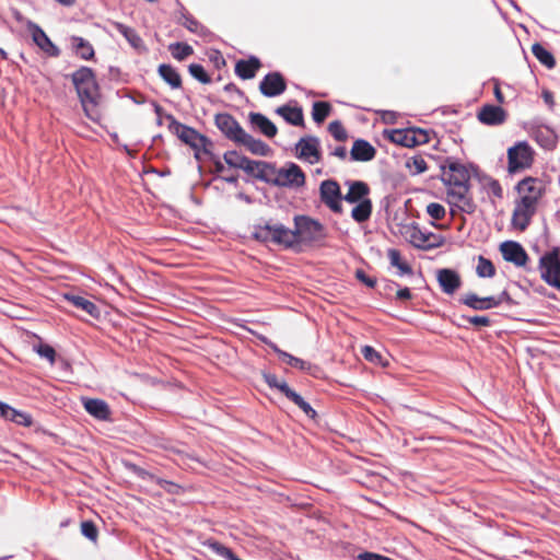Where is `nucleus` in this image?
I'll return each instance as SVG.
<instances>
[{"instance_id": "1", "label": "nucleus", "mask_w": 560, "mask_h": 560, "mask_svg": "<svg viewBox=\"0 0 560 560\" xmlns=\"http://www.w3.org/2000/svg\"><path fill=\"white\" fill-rule=\"evenodd\" d=\"M441 168V180L447 186L448 202L458 208L459 211L472 213L476 205L470 196V177L477 172L472 164L466 165L459 161L447 158Z\"/></svg>"}, {"instance_id": "2", "label": "nucleus", "mask_w": 560, "mask_h": 560, "mask_svg": "<svg viewBox=\"0 0 560 560\" xmlns=\"http://www.w3.org/2000/svg\"><path fill=\"white\" fill-rule=\"evenodd\" d=\"M71 79L85 115L90 119L96 120L98 118L97 100L100 93L93 70L82 66L71 74Z\"/></svg>"}, {"instance_id": "3", "label": "nucleus", "mask_w": 560, "mask_h": 560, "mask_svg": "<svg viewBox=\"0 0 560 560\" xmlns=\"http://www.w3.org/2000/svg\"><path fill=\"white\" fill-rule=\"evenodd\" d=\"M295 246H320L328 236L326 226L317 219L306 214L293 217Z\"/></svg>"}, {"instance_id": "4", "label": "nucleus", "mask_w": 560, "mask_h": 560, "mask_svg": "<svg viewBox=\"0 0 560 560\" xmlns=\"http://www.w3.org/2000/svg\"><path fill=\"white\" fill-rule=\"evenodd\" d=\"M166 119L170 121L168 129L174 135H176L185 144H188L191 149L196 151L195 156L198 159L199 154L198 152L200 150L203 151V153L212 155L211 151L209 150V147L212 145V142L209 138L206 136L199 133L196 129L192 127L186 126L182 122H179L173 115L167 114Z\"/></svg>"}, {"instance_id": "5", "label": "nucleus", "mask_w": 560, "mask_h": 560, "mask_svg": "<svg viewBox=\"0 0 560 560\" xmlns=\"http://www.w3.org/2000/svg\"><path fill=\"white\" fill-rule=\"evenodd\" d=\"M541 279L549 285L560 290V248L553 247L539 259Z\"/></svg>"}, {"instance_id": "6", "label": "nucleus", "mask_w": 560, "mask_h": 560, "mask_svg": "<svg viewBox=\"0 0 560 560\" xmlns=\"http://www.w3.org/2000/svg\"><path fill=\"white\" fill-rule=\"evenodd\" d=\"M534 162V150L526 141H520L508 150V168L510 173H517L528 168Z\"/></svg>"}, {"instance_id": "7", "label": "nucleus", "mask_w": 560, "mask_h": 560, "mask_svg": "<svg viewBox=\"0 0 560 560\" xmlns=\"http://www.w3.org/2000/svg\"><path fill=\"white\" fill-rule=\"evenodd\" d=\"M272 185L278 187L300 188L305 185V174L302 168L293 163L288 162L281 168L276 171Z\"/></svg>"}, {"instance_id": "8", "label": "nucleus", "mask_w": 560, "mask_h": 560, "mask_svg": "<svg viewBox=\"0 0 560 560\" xmlns=\"http://www.w3.org/2000/svg\"><path fill=\"white\" fill-rule=\"evenodd\" d=\"M389 140L396 144L412 148L429 142V133L420 128L395 129L389 135Z\"/></svg>"}, {"instance_id": "9", "label": "nucleus", "mask_w": 560, "mask_h": 560, "mask_svg": "<svg viewBox=\"0 0 560 560\" xmlns=\"http://www.w3.org/2000/svg\"><path fill=\"white\" fill-rule=\"evenodd\" d=\"M296 158L310 164L319 163L322 160L320 142L315 136L302 137L295 144Z\"/></svg>"}, {"instance_id": "10", "label": "nucleus", "mask_w": 560, "mask_h": 560, "mask_svg": "<svg viewBox=\"0 0 560 560\" xmlns=\"http://www.w3.org/2000/svg\"><path fill=\"white\" fill-rule=\"evenodd\" d=\"M319 196L322 202L327 206L332 212L341 213V200L343 196L340 190L339 184L334 179H326L320 183Z\"/></svg>"}, {"instance_id": "11", "label": "nucleus", "mask_w": 560, "mask_h": 560, "mask_svg": "<svg viewBox=\"0 0 560 560\" xmlns=\"http://www.w3.org/2000/svg\"><path fill=\"white\" fill-rule=\"evenodd\" d=\"M214 125L228 140L236 144L245 132L240 122L229 113L217 114Z\"/></svg>"}, {"instance_id": "12", "label": "nucleus", "mask_w": 560, "mask_h": 560, "mask_svg": "<svg viewBox=\"0 0 560 560\" xmlns=\"http://www.w3.org/2000/svg\"><path fill=\"white\" fill-rule=\"evenodd\" d=\"M516 190L521 195L520 199L528 198L532 202V207L536 208L538 200L545 191V186L538 178L526 177L516 185Z\"/></svg>"}, {"instance_id": "13", "label": "nucleus", "mask_w": 560, "mask_h": 560, "mask_svg": "<svg viewBox=\"0 0 560 560\" xmlns=\"http://www.w3.org/2000/svg\"><path fill=\"white\" fill-rule=\"evenodd\" d=\"M287 89V82L283 75L278 72L267 73L259 84L260 93L266 97H275L282 94Z\"/></svg>"}, {"instance_id": "14", "label": "nucleus", "mask_w": 560, "mask_h": 560, "mask_svg": "<svg viewBox=\"0 0 560 560\" xmlns=\"http://www.w3.org/2000/svg\"><path fill=\"white\" fill-rule=\"evenodd\" d=\"M536 208L532 207L530 200L527 198L520 199L516 202L512 214V225L513 228L524 231L530 223L532 217L535 214Z\"/></svg>"}, {"instance_id": "15", "label": "nucleus", "mask_w": 560, "mask_h": 560, "mask_svg": "<svg viewBox=\"0 0 560 560\" xmlns=\"http://www.w3.org/2000/svg\"><path fill=\"white\" fill-rule=\"evenodd\" d=\"M500 252L504 260L523 267L528 260V255L523 246L515 241H505L500 245Z\"/></svg>"}, {"instance_id": "16", "label": "nucleus", "mask_w": 560, "mask_h": 560, "mask_svg": "<svg viewBox=\"0 0 560 560\" xmlns=\"http://www.w3.org/2000/svg\"><path fill=\"white\" fill-rule=\"evenodd\" d=\"M28 31L32 34L33 42L49 57H59L60 49L50 40L43 28L36 23L28 24Z\"/></svg>"}, {"instance_id": "17", "label": "nucleus", "mask_w": 560, "mask_h": 560, "mask_svg": "<svg viewBox=\"0 0 560 560\" xmlns=\"http://www.w3.org/2000/svg\"><path fill=\"white\" fill-rule=\"evenodd\" d=\"M271 243L281 245L284 248H293L295 246L294 229L291 230L282 223L271 221Z\"/></svg>"}, {"instance_id": "18", "label": "nucleus", "mask_w": 560, "mask_h": 560, "mask_svg": "<svg viewBox=\"0 0 560 560\" xmlns=\"http://www.w3.org/2000/svg\"><path fill=\"white\" fill-rule=\"evenodd\" d=\"M504 109L495 105H485L478 113V119L488 126H498L505 121Z\"/></svg>"}, {"instance_id": "19", "label": "nucleus", "mask_w": 560, "mask_h": 560, "mask_svg": "<svg viewBox=\"0 0 560 560\" xmlns=\"http://www.w3.org/2000/svg\"><path fill=\"white\" fill-rule=\"evenodd\" d=\"M459 302L474 311H487L493 307H498V301H494V296L479 298L476 293L472 292L464 294L459 299Z\"/></svg>"}, {"instance_id": "20", "label": "nucleus", "mask_w": 560, "mask_h": 560, "mask_svg": "<svg viewBox=\"0 0 560 560\" xmlns=\"http://www.w3.org/2000/svg\"><path fill=\"white\" fill-rule=\"evenodd\" d=\"M438 281L442 291L446 294H453L462 284L459 275L447 268L438 271Z\"/></svg>"}, {"instance_id": "21", "label": "nucleus", "mask_w": 560, "mask_h": 560, "mask_svg": "<svg viewBox=\"0 0 560 560\" xmlns=\"http://www.w3.org/2000/svg\"><path fill=\"white\" fill-rule=\"evenodd\" d=\"M376 155V149L364 139H357L350 151L352 161L369 162Z\"/></svg>"}, {"instance_id": "22", "label": "nucleus", "mask_w": 560, "mask_h": 560, "mask_svg": "<svg viewBox=\"0 0 560 560\" xmlns=\"http://www.w3.org/2000/svg\"><path fill=\"white\" fill-rule=\"evenodd\" d=\"M249 124L257 129L260 133L266 136L267 138H273L277 132V126L264 114L261 113H249L248 115Z\"/></svg>"}, {"instance_id": "23", "label": "nucleus", "mask_w": 560, "mask_h": 560, "mask_svg": "<svg viewBox=\"0 0 560 560\" xmlns=\"http://www.w3.org/2000/svg\"><path fill=\"white\" fill-rule=\"evenodd\" d=\"M346 185H348L349 190L343 196V200L349 203L361 202V200L369 199L368 196L370 194V187L366 183L362 180H347Z\"/></svg>"}, {"instance_id": "24", "label": "nucleus", "mask_w": 560, "mask_h": 560, "mask_svg": "<svg viewBox=\"0 0 560 560\" xmlns=\"http://www.w3.org/2000/svg\"><path fill=\"white\" fill-rule=\"evenodd\" d=\"M237 144L244 145L252 154L259 156H269L271 154V148L260 139H255L246 131L242 135V138Z\"/></svg>"}, {"instance_id": "25", "label": "nucleus", "mask_w": 560, "mask_h": 560, "mask_svg": "<svg viewBox=\"0 0 560 560\" xmlns=\"http://www.w3.org/2000/svg\"><path fill=\"white\" fill-rule=\"evenodd\" d=\"M260 66V60L255 56H250L247 60L241 59L236 62L235 73L243 80H249L256 75Z\"/></svg>"}, {"instance_id": "26", "label": "nucleus", "mask_w": 560, "mask_h": 560, "mask_svg": "<svg viewBox=\"0 0 560 560\" xmlns=\"http://www.w3.org/2000/svg\"><path fill=\"white\" fill-rule=\"evenodd\" d=\"M63 298L68 302H70L73 306L84 311L86 314H89L93 318H98L101 316V311H100L98 306L95 303H93L92 301H90L89 299H86L82 295L72 294V293H66L63 295Z\"/></svg>"}, {"instance_id": "27", "label": "nucleus", "mask_w": 560, "mask_h": 560, "mask_svg": "<svg viewBox=\"0 0 560 560\" xmlns=\"http://www.w3.org/2000/svg\"><path fill=\"white\" fill-rule=\"evenodd\" d=\"M276 114L281 116L288 124L292 126H303L304 116L301 107H291L290 105H282L276 109Z\"/></svg>"}, {"instance_id": "28", "label": "nucleus", "mask_w": 560, "mask_h": 560, "mask_svg": "<svg viewBox=\"0 0 560 560\" xmlns=\"http://www.w3.org/2000/svg\"><path fill=\"white\" fill-rule=\"evenodd\" d=\"M84 408L91 416L98 420H106L110 416L108 405L102 399L89 398L84 401Z\"/></svg>"}, {"instance_id": "29", "label": "nucleus", "mask_w": 560, "mask_h": 560, "mask_svg": "<svg viewBox=\"0 0 560 560\" xmlns=\"http://www.w3.org/2000/svg\"><path fill=\"white\" fill-rule=\"evenodd\" d=\"M116 30L120 35H122L129 45L135 48L137 51L142 52L145 51V45L142 38L138 35L135 28L127 26L125 24L118 23L116 25Z\"/></svg>"}, {"instance_id": "30", "label": "nucleus", "mask_w": 560, "mask_h": 560, "mask_svg": "<svg viewBox=\"0 0 560 560\" xmlns=\"http://www.w3.org/2000/svg\"><path fill=\"white\" fill-rule=\"evenodd\" d=\"M281 361L287 363L288 365H290L293 369L306 372L314 376L319 371V368L317 365L312 364L311 362L300 359L298 357H294L288 352H285V354H282Z\"/></svg>"}, {"instance_id": "31", "label": "nucleus", "mask_w": 560, "mask_h": 560, "mask_svg": "<svg viewBox=\"0 0 560 560\" xmlns=\"http://www.w3.org/2000/svg\"><path fill=\"white\" fill-rule=\"evenodd\" d=\"M158 73L172 89H179L182 86L180 74L171 65H160Z\"/></svg>"}, {"instance_id": "32", "label": "nucleus", "mask_w": 560, "mask_h": 560, "mask_svg": "<svg viewBox=\"0 0 560 560\" xmlns=\"http://www.w3.org/2000/svg\"><path fill=\"white\" fill-rule=\"evenodd\" d=\"M1 418L26 428L33 424V419L30 413L16 410L10 405H8V409L3 411Z\"/></svg>"}, {"instance_id": "33", "label": "nucleus", "mask_w": 560, "mask_h": 560, "mask_svg": "<svg viewBox=\"0 0 560 560\" xmlns=\"http://www.w3.org/2000/svg\"><path fill=\"white\" fill-rule=\"evenodd\" d=\"M71 44L74 52L83 60H90L94 57L93 46L83 37L72 36Z\"/></svg>"}, {"instance_id": "34", "label": "nucleus", "mask_w": 560, "mask_h": 560, "mask_svg": "<svg viewBox=\"0 0 560 560\" xmlns=\"http://www.w3.org/2000/svg\"><path fill=\"white\" fill-rule=\"evenodd\" d=\"M372 209L371 199L361 200V202H357L355 207L352 209L351 218L358 223H363L370 219Z\"/></svg>"}, {"instance_id": "35", "label": "nucleus", "mask_w": 560, "mask_h": 560, "mask_svg": "<svg viewBox=\"0 0 560 560\" xmlns=\"http://www.w3.org/2000/svg\"><path fill=\"white\" fill-rule=\"evenodd\" d=\"M532 52L537 60L548 69H552L556 66L555 57L541 44L535 43L532 46Z\"/></svg>"}, {"instance_id": "36", "label": "nucleus", "mask_w": 560, "mask_h": 560, "mask_svg": "<svg viewBox=\"0 0 560 560\" xmlns=\"http://www.w3.org/2000/svg\"><path fill=\"white\" fill-rule=\"evenodd\" d=\"M534 136L542 148L551 150L556 147V135L547 127L536 129Z\"/></svg>"}, {"instance_id": "37", "label": "nucleus", "mask_w": 560, "mask_h": 560, "mask_svg": "<svg viewBox=\"0 0 560 560\" xmlns=\"http://www.w3.org/2000/svg\"><path fill=\"white\" fill-rule=\"evenodd\" d=\"M276 171L277 168L273 164L265 161H258L255 177L261 182L272 184L273 177H276L277 174Z\"/></svg>"}, {"instance_id": "38", "label": "nucleus", "mask_w": 560, "mask_h": 560, "mask_svg": "<svg viewBox=\"0 0 560 560\" xmlns=\"http://www.w3.org/2000/svg\"><path fill=\"white\" fill-rule=\"evenodd\" d=\"M287 398L294 402L310 419H315L317 417L316 410L295 390L289 393Z\"/></svg>"}, {"instance_id": "39", "label": "nucleus", "mask_w": 560, "mask_h": 560, "mask_svg": "<svg viewBox=\"0 0 560 560\" xmlns=\"http://www.w3.org/2000/svg\"><path fill=\"white\" fill-rule=\"evenodd\" d=\"M262 378L270 388L280 390L285 397L293 390L284 380H279L276 374L264 372Z\"/></svg>"}, {"instance_id": "40", "label": "nucleus", "mask_w": 560, "mask_h": 560, "mask_svg": "<svg viewBox=\"0 0 560 560\" xmlns=\"http://www.w3.org/2000/svg\"><path fill=\"white\" fill-rule=\"evenodd\" d=\"M387 256L390 261V265L398 268L399 276L412 273L411 267L407 262L401 260L400 252L398 249H395V248L388 249Z\"/></svg>"}, {"instance_id": "41", "label": "nucleus", "mask_w": 560, "mask_h": 560, "mask_svg": "<svg viewBox=\"0 0 560 560\" xmlns=\"http://www.w3.org/2000/svg\"><path fill=\"white\" fill-rule=\"evenodd\" d=\"M168 50L171 51L172 56L179 61L185 60L194 52V49L190 45L179 42L171 44L168 46Z\"/></svg>"}, {"instance_id": "42", "label": "nucleus", "mask_w": 560, "mask_h": 560, "mask_svg": "<svg viewBox=\"0 0 560 560\" xmlns=\"http://www.w3.org/2000/svg\"><path fill=\"white\" fill-rule=\"evenodd\" d=\"M271 220L264 224L254 225L253 237L261 243L271 242Z\"/></svg>"}, {"instance_id": "43", "label": "nucleus", "mask_w": 560, "mask_h": 560, "mask_svg": "<svg viewBox=\"0 0 560 560\" xmlns=\"http://www.w3.org/2000/svg\"><path fill=\"white\" fill-rule=\"evenodd\" d=\"M476 272L480 278H492L495 275L494 265L483 256L478 257Z\"/></svg>"}, {"instance_id": "44", "label": "nucleus", "mask_w": 560, "mask_h": 560, "mask_svg": "<svg viewBox=\"0 0 560 560\" xmlns=\"http://www.w3.org/2000/svg\"><path fill=\"white\" fill-rule=\"evenodd\" d=\"M331 106L327 102H315L313 104L312 117L315 122H323L330 114Z\"/></svg>"}, {"instance_id": "45", "label": "nucleus", "mask_w": 560, "mask_h": 560, "mask_svg": "<svg viewBox=\"0 0 560 560\" xmlns=\"http://www.w3.org/2000/svg\"><path fill=\"white\" fill-rule=\"evenodd\" d=\"M188 71L194 79L203 84H208L211 82V78L209 77L202 65L191 63L188 67Z\"/></svg>"}, {"instance_id": "46", "label": "nucleus", "mask_w": 560, "mask_h": 560, "mask_svg": "<svg viewBox=\"0 0 560 560\" xmlns=\"http://www.w3.org/2000/svg\"><path fill=\"white\" fill-rule=\"evenodd\" d=\"M406 166L412 175H418L428 170L425 160L421 155H416L407 161Z\"/></svg>"}, {"instance_id": "47", "label": "nucleus", "mask_w": 560, "mask_h": 560, "mask_svg": "<svg viewBox=\"0 0 560 560\" xmlns=\"http://www.w3.org/2000/svg\"><path fill=\"white\" fill-rule=\"evenodd\" d=\"M183 19H184V22H183V25L189 30L190 32L192 33H196V34H199V35H205L207 30L205 26H202L196 19H194L191 15L189 14H184L183 15Z\"/></svg>"}, {"instance_id": "48", "label": "nucleus", "mask_w": 560, "mask_h": 560, "mask_svg": "<svg viewBox=\"0 0 560 560\" xmlns=\"http://www.w3.org/2000/svg\"><path fill=\"white\" fill-rule=\"evenodd\" d=\"M328 131L337 141L342 142L348 138V133L339 120L331 121Z\"/></svg>"}, {"instance_id": "49", "label": "nucleus", "mask_w": 560, "mask_h": 560, "mask_svg": "<svg viewBox=\"0 0 560 560\" xmlns=\"http://www.w3.org/2000/svg\"><path fill=\"white\" fill-rule=\"evenodd\" d=\"M246 156L244 155H241L237 151L235 150H231V151H226L224 154H223V159H224V162L231 166V167H234V168H240L241 166H243V160L245 159Z\"/></svg>"}, {"instance_id": "50", "label": "nucleus", "mask_w": 560, "mask_h": 560, "mask_svg": "<svg viewBox=\"0 0 560 560\" xmlns=\"http://www.w3.org/2000/svg\"><path fill=\"white\" fill-rule=\"evenodd\" d=\"M81 533L88 539L95 541L97 538L98 530H97L96 525L93 522L84 521L81 524Z\"/></svg>"}, {"instance_id": "51", "label": "nucleus", "mask_w": 560, "mask_h": 560, "mask_svg": "<svg viewBox=\"0 0 560 560\" xmlns=\"http://www.w3.org/2000/svg\"><path fill=\"white\" fill-rule=\"evenodd\" d=\"M35 350L39 357L47 359L51 364L55 362L56 351L51 346L40 343L35 348Z\"/></svg>"}, {"instance_id": "52", "label": "nucleus", "mask_w": 560, "mask_h": 560, "mask_svg": "<svg viewBox=\"0 0 560 560\" xmlns=\"http://www.w3.org/2000/svg\"><path fill=\"white\" fill-rule=\"evenodd\" d=\"M427 213L434 220H442L445 217V208L436 202L427 206Z\"/></svg>"}, {"instance_id": "53", "label": "nucleus", "mask_w": 560, "mask_h": 560, "mask_svg": "<svg viewBox=\"0 0 560 560\" xmlns=\"http://www.w3.org/2000/svg\"><path fill=\"white\" fill-rule=\"evenodd\" d=\"M462 318L470 325L474 326H483L489 327L491 325V319L488 316H465Z\"/></svg>"}, {"instance_id": "54", "label": "nucleus", "mask_w": 560, "mask_h": 560, "mask_svg": "<svg viewBox=\"0 0 560 560\" xmlns=\"http://www.w3.org/2000/svg\"><path fill=\"white\" fill-rule=\"evenodd\" d=\"M355 278L368 288H374L376 285V279L368 276L363 269H357Z\"/></svg>"}, {"instance_id": "55", "label": "nucleus", "mask_w": 560, "mask_h": 560, "mask_svg": "<svg viewBox=\"0 0 560 560\" xmlns=\"http://www.w3.org/2000/svg\"><path fill=\"white\" fill-rule=\"evenodd\" d=\"M156 485H159L162 489L172 494H177L179 491L178 485L162 478H156Z\"/></svg>"}, {"instance_id": "56", "label": "nucleus", "mask_w": 560, "mask_h": 560, "mask_svg": "<svg viewBox=\"0 0 560 560\" xmlns=\"http://www.w3.org/2000/svg\"><path fill=\"white\" fill-rule=\"evenodd\" d=\"M362 354L365 360L370 362H377L381 360V354L371 346H364L362 349Z\"/></svg>"}, {"instance_id": "57", "label": "nucleus", "mask_w": 560, "mask_h": 560, "mask_svg": "<svg viewBox=\"0 0 560 560\" xmlns=\"http://www.w3.org/2000/svg\"><path fill=\"white\" fill-rule=\"evenodd\" d=\"M243 166H241L240 168L243 170L244 172H246L248 175H252L255 177V174H256V170H257V166H258V161H254V160H250L248 159L247 156L243 160Z\"/></svg>"}, {"instance_id": "58", "label": "nucleus", "mask_w": 560, "mask_h": 560, "mask_svg": "<svg viewBox=\"0 0 560 560\" xmlns=\"http://www.w3.org/2000/svg\"><path fill=\"white\" fill-rule=\"evenodd\" d=\"M133 468V472L141 479L143 480H150V481H154L156 482V476H154L153 474L147 471L145 469L141 468V467H138L136 465L132 466Z\"/></svg>"}, {"instance_id": "59", "label": "nucleus", "mask_w": 560, "mask_h": 560, "mask_svg": "<svg viewBox=\"0 0 560 560\" xmlns=\"http://www.w3.org/2000/svg\"><path fill=\"white\" fill-rule=\"evenodd\" d=\"M489 191L497 198H502L503 190L500 183L495 179H491L488 184Z\"/></svg>"}, {"instance_id": "60", "label": "nucleus", "mask_w": 560, "mask_h": 560, "mask_svg": "<svg viewBox=\"0 0 560 560\" xmlns=\"http://www.w3.org/2000/svg\"><path fill=\"white\" fill-rule=\"evenodd\" d=\"M330 155L345 160L347 158V149L343 145L335 147L334 149H331Z\"/></svg>"}, {"instance_id": "61", "label": "nucleus", "mask_w": 560, "mask_h": 560, "mask_svg": "<svg viewBox=\"0 0 560 560\" xmlns=\"http://www.w3.org/2000/svg\"><path fill=\"white\" fill-rule=\"evenodd\" d=\"M396 298L401 301L410 300L412 298V294L409 288H402L397 291Z\"/></svg>"}, {"instance_id": "62", "label": "nucleus", "mask_w": 560, "mask_h": 560, "mask_svg": "<svg viewBox=\"0 0 560 560\" xmlns=\"http://www.w3.org/2000/svg\"><path fill=\"white\" fill-rule=\"evenodd\" d=\"M210 59L214 62V65L219 68L220 66H225V60L220 54V51H214L212 56H210Z\"/></svg>"}, {"instance_id": "63", "label": "nucleus", "mask_w": 560, "mask_h": 560, "mask_svg": "<svg viewBox=\"0 0 560 560\" xmlns=\"http://www.w3.org/2000/svg\"><path fill=\"white\" fill-rule=\"evenodd\" d=\"M494 301H498V306L503 302H512V299L508 291H502L498 296H494Z\"/></svg>"}, {"instance_id": "64", "label": "nucleus", "mask_w": 560, "mask_h": 560, "mask_svg": "<svg viewBox=\"0 0 560 560\" xmlns=\"http://www.w3.org/2000/svg\"><path fill=\"white\" fill-rule=\"evenodd\" d=\"M542 100L545 101L546 104L549 105V107H552L553 106V94L548 91V90H544L542 91Z\"/></svg>"}]
</instances>
